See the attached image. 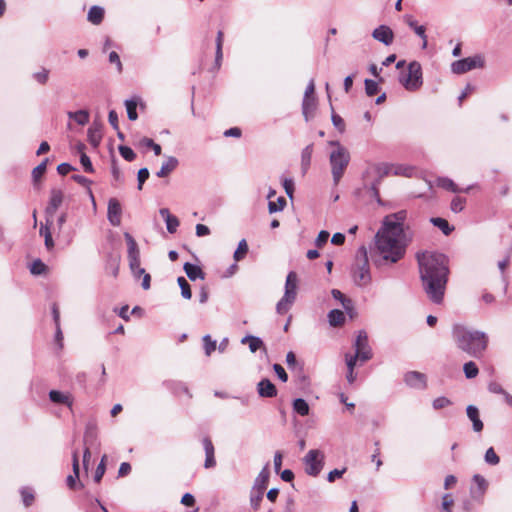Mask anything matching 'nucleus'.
<instances>
[{"instance_id":"nucleus-28","label":"nucleus","mask_w":512,"mask_h":512,"mask_svg":"<svg viewBox=\"0 0 512 512\" xmlns=\"http://www.w3.org/2000/svg\"><path fill=\"white\" fill-rule=\"evenodd\" d=\"M183 268L187 277L192 281H195L196 279H204L205 277V274L202 271V269L195 264L186 262Z\"/></svg>"},{"instance_id":"nucleus-48","label":"nucleus","mask_w":512,"mask_h":512,"mask_svg":"<svg viewBox=\"0 0 512 512\" xmlns=\"http://www.w3.org/2000/svg\"><path fill=\"white\" fill-rule=\"evenodd\" d=\"M106 459H107V456L104 455L100 461V463L98 464L97 468H96V471H95V475H94V481L99 483L103 477V475L105 474V471H106V465H105V462H106Z\"/></svg>"},{"instance_id":"nucleus-10","label":"nucleus","mask_w":512,"mask_h":512,"mask_svg":"<svg viewBox=\"0 0 512 512\" xmlns=\"http://www.w3.org/2000/svg\"><path fill=\"white\" fill-rule=\"evenodd\" d=\"M392 167L387 163H374L368 165L363 178L366 184L376 183L380 184L382 179L391 172Z\"/></svg>"},{"instance_id":"nucleus-54","label":"nucleus","mask_w":512,"mask_h":512,"mask_svg":"<svg viewBox=\"0 0 512 512\" xmlns=\"http://www.w3.org/2000/svg\"><path fill=\"white\" fill-rule=\"evenodd\" d=\"M33 78L40 84H45L49 78V70L42 68L41 71H38L33 74Z\"/></svg>"},{"instance_id":"nucleus-22","label":"nucleus","mask_w":512,"mask_h":512,"mask_svg":"<svg viewBox=\"0 0 512 512\" xmlns=\"http://www.w3.org/2000/svg\"><path fill=\"white\" fill-rule=\"evenodd\" d=\"M317 107V99L316 97L303 98L302 101V114L305 118V121H310Z\"/></svg>"},{"instance_id":"nucleus-36","label":"nucleus","mask_w":512,"mask_h":512,"mask_svg":"<svg viewBox=\"0 0 512 512\" xmlns=\"http://www.w3.org/2000/svg\"><path fill=\"white\" fill-rule=\"evenodd\" d=\"M111 173L113 177V186H119L124 183V176L118 167L117 161L112 159L111 163Z\"/></svg>"},{"instance_id":"nucleus-52","label":"nucleus","mask_w":512,"mask_h":512,"mask_svg":"<svg viewBox=\"0 0 512 512\" xmlns=\"http://www.w3.org/2000/svg\"><path fill=\"white\" fill-rule=\"evenodd\" d=\"M46 268V265L40 259H37L31 264L30 272L33 275H40L45 272Z\"/></svg>"},{"instance_id":"nucleus-11","label":"nucleus","mask_w":512,"mask_h":512,"mask_svg":"<svg viewBox=\"0 0 512 512\" xmlns=\"http://www.w3.org/2000/svg\"><path fill=\"white\" fill-rule=\"evenodd\" d=\"M484 64V58L481 55H475L453 62L451 69L455 74H463L476 68H483Z\"/></svg>"},{"instance_id":"nucleus-1","label":"nucleus","mask_w":512,"mask_h":512,"mask_svg":"<svg viewBox=\"0 0 512 512\" xmlns=\"http://www.w3.org/2000/svg\"><path fill=\"white\" fill-rule=\"evenodd\" d=\"M407 219L405 210L387 215L383 219L382 227L375 235L376 253L379 259L377 265L394 264L400 261L406 253L412 236L405 232L404 223Z\"/></svg>"},{"instance_id":"nucleus-41","label":"nucleus","mask_w":512,"mask_h":512,"mask_svg":"<svg viewBox=\"0 0 512 512\" xmlns=\"http://www.w3.org/2000/svg\"><path fill=\"white\" fill-rule=\"evenodd\" d=\"M286 206V199L284 197H278L277 201L270 200L268 203V211L270 214L282 211Z\"/></svg>"},{"instance_id":"nucleus-4","label":"nucleus","mask_w":512,"mask_h":512,"mask_svg":"<svg viewBox=\"0 0 512 512\" xmlns=\"http://www.w3.org/2000/svg\"><path fill=\"white\" fill-rule=\"evenodd\" d=\"M352 276L354 283L360 287L366 286L371 282L368 253L365 246H361L357 251Z\"/></svg>"},{"instance_id":"nucleus-33","label":"nucleus","mask_w":512,"mask_h":512,"mask_svg":"<svg viewBox=\"0 0 512 512\" xmlns=\"http://www.w3.org/2000/svg\"><path fill=\"white\" fill-rule=\"evenodd\" d=\"M439 186H441L442 188L446 189V190H449L451 192H454V193H459V192H468L470 189H471V186L467 187L466 189H460L451 179L449 178H440L439 181Z\"/></svg>"},{"instance_id":"nucleus-53","label":"nucleus","mask_w":512,"mask_h":512,"mask_svg":"<svg viewBox=\"0 0 512 512\" xmlns=\"http://www.w3.org/2000/svg\"><path fill=\"white\" fill-rule=\"evenodd\" d=\"M379 87L376 81L371 79L365 80V91L368 96H374L378 93Z\"/></svg>"},{"instance_id":"nucleus-8","label":"nucleus","mask_w":512,"mask_h":512,"mask_svg":"<svg viewBox=\"0 0 512 512\" xmlns=\"http://www.w3.org/2000/svg\"><path fill=\"white\" fill-rule=\"evenodd\" d=\"M124 238L127 243V258L129 262V268L134 278L139 279L143 276L146 271L140 266V250L137 242L128 232L124 233Z\"/></svg>"},{"instance_id":"nucleus-32","label":"nucleus","mask_w":512,"mask_h":512,"mask_svg":"<svg viewBox=\"0 0 512 512\" xmlns=\"http://www.w3.org/2000/svg\"><path fill=\"white\" fill-rule=\"evenodd\" d=\"M241 342L243 344L248 343L249 349L252 353H255L258 349L264 346L263 341L259 337L253 335L245 336L244 338H242Z\"/></svg>"},{"instance_id":"nucleus-38","label":"nucleus","mask_w":512,"mask_h":512,"mask_svg":"<svg viewBox=\"0 0 512 512\" xmlns=\"http://www.w3.org/2000/svg\"><path fill=\"white\" fill-rule=\"evenodd\" d=\"M430 221L434 226L438 227L446 236L449 235L454 229L449 225L448 221L445 220L444 218L434 217L431 218Z\"/></svg>"},{"instance_id":"nucleus-35","label":"nucleus","mask_w":512,"mask_h":512,"mask_svg":"<svg viewBox=\"0 0 512 512\" xmlns=\"http://www.w3.org/2000/svg\"><path fill=\"white\" fill-rule=\"evenodd\" d=\"M293 410L300 416H307L309 414L310 408L304 399L297 398L293 401Z\"/></svg>"},{"instance_id":"nucleus-30","label":"nucleus","mask_w":512,"mask_h":512,"mask_svg":"<svg viewBox=\"0 0 512 512\" xmlns=\"http://www.w3.org/2000/svg\"><path fill=\"white\" fill-rule=\"evenodd\" d=\"M48 158L44 159L38 166L32 170V178L34 187L39 189V180L44 175L47 169Z\"/></svg>"},{"instance_id":"nucleus-6","label":"nucleus","mask_w":512,"mask_h":512,"mask_svg":"<svg viewBox=\"0 0 512 512\" xmlns=\"http://www.w3.org/2000/svg\"><path fill=\"white\" fill-rule=\"evenodd\" d=\"M297 284V274L294 271L289 272L286 277L284 295L276 305V311L278 314L284 315L290 310L291 306L296 300Z\"/></svg>"},{"instance_id":"nucleus-16","label":"nucleus","mask_w":512,"mask_h":512,"mask_svg":"<svg viewBox=\"0 0 512 512\" xmlns=\"http://www.w3.org/2000/svg\"><path fill=\"white\" fill-rule=\"evenodd\" d=\"M404 21L411 28L414 33L422 40V49H426L428 45V38L426 34V27L419 25L412 15H405Z\"/></svg>"},{"instance_id":"nucleus-47","label":"nucleus","mask_w":512,"mask_h":512,"mask_svg":"<svg viewBox=\"0 0 512 512\" xmlns=\"http://www.w3.org/2000/svg\"><path fill=\"white\" fill-rule=\"evenodd\" d=\"M203 346L206 356H210L217 348L216 341L208 334L203 337Z\"/></svg>"},{"instance_id":"nucleus-12","label":"nucleus","mask_w":512,"mask_h":512,"mask_svg":"<svg viewBox=\"0 0 512 512\" xmlns=\"http://www.w3.org/2000/svg\"><path fill=\"white\" fill-rule=\"evenodd\" d=\"M355 355L360 357L361 364L370 360L373 356L372 349L369 346L368 336L365 331H359L354 342Z\"/></svg>"},{"instance_id":"nucleus-37","label":"nucleus","mask_w":512,"mask_h":512,"mask_svg":"<svg viewBox=\"0 0 512 512\" xmlns=\"http://www.w3.org/2000/svg\"><path fill=\"white\" fill-rule=\"evenodd\" d=\"M68 117L75 120L79 125H86L89 122V113L86 110L68 112Z\"/></svg>"},{"instance_id":"nucleus-24","label":"nucleus","mask_w":512,"mask_h":512,"mask_svg":"<svg viewBox=\"0 0 512 512\" xmlns=\"http://www.w3.org/2000/svg\"><path fill=\"white\" fill-rule=\"evenodd\" d=\"M179 164V161L174 156H168L166 161L162 164L160 170L156 173L157 177L164 178L167 177L171 172H173Z\"/></svg>"},{"instance_id":"nucleus-31","label":"nucleus","mask_w":512,"mask_h":512,"mask_svg":"<svg viewBox=\"0 0 512 512\" xmlns=\"http://www.w3.org/2000/svg\"><path fill=\"white\" fill-rule=\"evenodd\" d=\"M313 153V145H307L301 153V168L303 173H306L311 164V158Z\"/></svg>"},{"instance_id":"nucleus-40","label":"nucleus","mask_w":512,"mask_h":512,"mask_svg":"<svg viewBox=\"0 0 512 512\" xmlns=\"http://www.w3.org/2000/svg\"><path fill=\"white\" fill-rule=\"evenodd\" d=\"M137 105H138V101L136 99H128L125 101L127 116H128V119L131 121H135L138 118V114L136 111Z\"/></svg>"},{"instance_id":"nucleus-57","label":"nucleus","mask_w":512,"mask_h":512,"mask_svg":"<svg viewBox=\"0 0 512 512\" xmlns=\"http://www.w3.org/2000/svg\"><path fill=\"white\" fill-rule=\"evenodd\" d=\"M283 188L289 198L292 199L294 192V181L291 178L283 179Z\"/></svg>"},{"instance_id":"nucleus-50","label":"nucleus","mask_w":512,"mask_h":512,"mask_svg":"<svg viewBox=\"0 0 512 512\" xmlns=\"http://www.w3.org/2000/svg\"><path fill=\"white\" fill-rule=\"evenodd\" d=\"M452 404L451 400L445 396L437 397L433 400L432 406L435 410L446 408Z\"/></svg>"},{"instance_id":"nucleus-45","label":"nucleus","mask_w":512,"mask_h":512,"mask_svg":"<svg viewBox=\"0 0 512 512\" xmlns=\"http://www.w3.org/2000/svg\"><path fill=\"white\" fill-rule=\"evenodd\" d=\"M484 460L488 465L496 466L500 462L499 456L496 454L493 447H490L486 450L484 455Z\"/></svg>"},{"instance_id":"nucleus-42","label":"nucleus","mask_w":512,"mask_h":512,"mask_svg":"<svg viewBox=\"0 0 512 512\" xmlns=\"http://www.w3.org/2000/svg\"><path fill=\"white\" fill-rule=\"evenodd\" d=\"M264 492L265 491H262V490L254 491V489L252 488L251 495H250V504H251V507L254 510H258L259 509L260 503H261V501L263 499V496H264Z\"/></svg>"},{"instance_id":"nucleus-17","label":"nucleus","mask_w":512,"mask_h":512,"mask_svg":"<svg viewBox=\"0 0 512 512\" xmlns=\"http://www.w3.org/2000/svg\"><path fill=\"white\" fill-rule=\"evenodd\" d=\"M63 202V193L60 189L53 188L50 191V200L45 208V214L47 217H53L57 209Z\"/></svg>"},{"instance_id":"nucleus-63","label":"nucleus","mask_w":512,"mask_h":512,"mask_svg":"<svg viewBox=\"0 0 512 512\" xmlns=\"http://www.w3.org/2000/svg\"><path fill=\"white\" fill-rule=\"evenodd\" d=\"M488 391L491 392V393H494V394H500L502 395L506 390L503 389V387L501 386V384H499L498 382L496 381H491L489 382L488 384Z\"/></svg>"},{"instance_id":"nucleus-46","label":"nucleus","mask_w":512,"mask_h":512,"mask_svg":"<svg viewBox=\"0 0 512 512\" xmlns=\"http://www.w3.org/2000/svg\"><path fill=\"white\" fill-rule=\"evenodd\" d=\"M247 252H248V244L245 239H242L238 243V247L233 255L235 261L242 260L245 257V255L247 254Z\"/></svg>"},{"instance_id":"nucleus-34","label":"nucleus","mask_w":512,"mask_h":512,"mask_svg":"<svg viewBox=\"0 0 512 512\" xmlns=\"http://www.w3.org/2000/svg\"><path fill=\"white\" fill-rule=\"evenodd\" d=\"M344 320V313L341 310L333 309L328 313L329 324L333 327L342 325Z\"/></svg>"},{"instance_id":"nucleus-58","label":"nucleus","mask_w":512,"mask_h":512,"mask_svg":"<svg viewBox=\"0 0 512 512\" xmlns=\"http://www.w3.org/2000/svg\"><path fill=\"white\" fill-rule=\"evenodd\" d=\"M149 178V170L147 168H141L137 174L138 189L141 190L144 182Z\"/></svg>"},{"instance_id":"nucleus-59","label":"nucleus","mask_w":512,"mask_h":512,"mask_svg":"<svg viewBox=\"0 0 512 512\" xmlns=\"http://www.w3.org/2000/svg\"><path fill=\"white\" fill-rule=\"evenodd\" d=\"M331 120L335 128L338 129L340 132H343L345 130V123L341 116L332 113Z\"/></svg>"},{"instance_id":"nucleus-39","label":"nucleus","mask_w":512,"mask_h":512,"mask_svg":"<svg viewBox=\"0 0 512 512\" xmlns=\"http://www.w3.org/2000/svg\"><path fill=\"white\" fill-rule=\"evenodd\" d=\"M331 293L334 299L341 302L346 312L352 310V300L350 298H347L341 291L337 289H333Z\"/></svg>"},{"instance_id":"nucleus-21","label":"nucleus","mask_w":512,"mask_h":512,"mask_svg":"<svg viewBox=\"0 0 512 512\" xmlns=\"http://www.w3.org/2000/svg\"><path fill=\"white\" fill-rule=\"evenodd\" d=\"M159 214L166 223L167 231L171 234L175 233L180 225L178 218L172 215L168 208H161Z\"/></svg>"},{"instance_id":"nucleus-5","label":"nucleus","mask_w":512,"mask_h":512,"mask_svg":"<svg viewBox=\"0 0 512 512\" xmlns=\"http://www.w3.org/2000/svg\"><path fill=\"white\" fill-rule=\"evenodd\" d=\"M350 158V153L346 147H339V150H333L330 153L329 163L334 185L339 184L349 165Z\"/></svg>"},{"instance_id":"nucleus-15","label":"nucleus","mask_w":512,"mask_h":512,"mask_svg":"<svg viewBox=\"0 0 512 512\" xmlns=\"http://www.w3.org/2000/svg\"><path fill=\"white\" fill-rule=\"evenodd\" d=\"M372 37L385 46H390L394 41V32L389 26L380 25L372 31Z\"/></svg>"},{"instance_id":"nucleus-27","label":"nucleus","mask_w":512,"mask_h":512,"mask_svg":"<svg viewBox=\"0 0 512 512\" xmlns=\"http://www.w3.org/2000/svg\"><path fill=\"white\" fill-rule=\"evenodd\" d=\"M72 467H73V475H69L66 479L67 485L70 489L76 488V479L79 478V460H78V452L74 451L72 453Z\"/></svg>"},{"instance_id":"nucleus-3","label":"nucleus","mask_w":512,"mask_h":512,"mask_svg":"<svg viewBox=\"0 0 512 512\" xmlns=\"http://www.w3.org/2000/svg\"><path fill=\"white\" fill-rule=\"evenodd\" d=\"M452 337L460 350L474 358L482 357L488 347L489 338L485 332L460 324L453 326Z\"/></svg>"},{"instance_id":"nucleus-62","label":"nucleus","mask_w":512,"mask_h":512,"mask_svg":"<svg viewBox=\"0 0 512 512\" xmlns=\"http://www.w3.org/2000/svg\"><path fill=\"white\" fill-rule=\"evenodd\" d=\"M328 238H329V232H327L325 230L320 231L315 240V245L319 248L322 247L324 244H326V242L328 241Z\"/></svg>"},{"instance_id":"nucleus-49","label":"nucleus","mask_w":512,"mask_h":512,"mask_svg":"<svg viewBox=\"0 0 512 512\" xmlns=\"http://www.w3.org/2000/svg\"><path fill=\"white\" fill-rule=\"evenodd\" d=\"M120 155L129 162H132L136 158L135 152L128 146L120 145L119 146Z\"/></svg>"},{"instance_id":"nucleus-55","label":"nucleus","mask_w":512,"mask_h":512,"mask_svg":"<svg viewBox=\"0 0 512 512\" xmlns=\"http://www.w3.org/2000/svg\"><path fill=\"white\" fill-rule=\"evenodd\" d=\"M358 361H360V357L355 354L350 355L347 353L345 355V362H346L348 371H354V368L357 365Z\"/></svg>"},{"instance_id":"nucleus-44","label":"nucleus","mask_w":512,"mask_h":512,"mask_svg":"<svg viewBox=\"0 0 512 512\" xmlns=\"http://www.w3.org/2000/svg\"><path fill=\"white\" fill-rule=\"evenodd\" d=\"M463 371L468 379L475 378L479 373V369L473 361L466 362L463 366Z\"/></svg>"},{"instance_id":"nucleus-23","label":"nucleus","mask_w":512,"mask_h":512,"mask_svg":"<svg viewBox=\"0 0 512 512\" xmlns=\"http://www.w3.org/2000/svg\"><path fill=\"white\" fill-rule=\"evenodd\" d=\"M466 413L468 418L472 422L473 430L475 432H481L483 430L484 425L482 420L480 419L478 408L474 405H469L466 408Z\"/></svg>"},{"instance_id":"nucleus-19","label":"nucleus","mask_w":512,"mask_h":512,"mask_svg":"<svg viewBox=\"0 0 512 512\" xmlns=\"http://www.w3.org/2000/svg\"><path fill=\"white\" fill-rule=\"evenodd\" d=\"M202 444L205 450V462L204 467L206 469H210L216 466V460H215V449L214 445L209 437H204L202 439Z\"/></svg>"},{"instance_id":"nucleus-60","label":"nucleus","mask_w":512,"mask_h":512,"mask_svg":"<svg viewBox=\"0 0 512 512\" xmlns=\"http://www.w3.org/2000/svg\"><path fill=\"white\" fill-rule=\"evenodd\" d=\"M109 62L111 64L116 65L118 72H122L123 66H122V62H121L120 57L117 52H115V51L110 52Z\"/></svg>"},{"instance_id":"nucleus-7","label":"nucleus","mask_w":512,"mask_h":512,"mask_svg":"<svg viewBox=\"0 0 512 512\" xmlns=\"http://www.w3.org/2000/svg\"><path fill=\"white\" fill-rule=\"evenodd\" d=\"M399 82L408 91H416L422 86V68L419 62L412 61L408 64L407 71L399 76Z\"/></svg>"},{"instance_id":"nucleus-64","label":"nucleus","mask_w":512,"mask_h":512,"mask_svg":"<svg viewBox=\"0 0 512 512\" xmlns=\"http://www.w3.org/2000/svg\"><path fill=\"white\" fill-rule=\"evenodd\" d=\"M273 369H274L275 373L277 374L278 378L282 382H286L288 380V375H287L286 371L284 370V368L280 364H274Z\"/></svg>"},{"instance_id":"nucleus-56","label":"nucleus","mask_w":512,"mask_h":512,"mask_svg":"<svg viewBox=\"0 0 512 512\" xmlns=\"http://www.w3.org/2000/svg\"><path fill=\"white\" fill-rule=\"evenodd\" d=\"M80 162L85 172L92 173L94 171L91 160L85 152H82V155H80Z\"/></svg>"},{"instance_id":"nucleus-61","label":"nucleus","mask_w":512,"mask_h":512,"mask_svg":"<svg viewBox=\"0 0 512 512\" xmlns=\"http://www.w3.org/2000/svg\"><path fill=\"white\" fill-rule=\"evenodd\" d=\"M51 218L52 217H47L46 216V223L42 224L41 227H40L39 233L44 238H46V235H52L51 231H50V227L52 225V219Z\"/></svg>"},{"instance_id":"nucleus-29","label":"nucleus","mask_w":512,"mask_h":512,"mask_svg":"<svg viewBox=\"0 0 512 512\" xmlns=\"http://www.w3.org/2000/svg\"><path fill=\"white\" fill-rule=\"evenodd\" d=\"M104 18V9L100 6H92L88 11L87 19L94 25H99Z\"/></svg>"},{"instance_id":"nucleus-25","label":"nucleus","mask_w":512,"mask_h":512,"mask_svg":"<svg viewBox=\"0 0 512 512\" xmlns=\"http://www.w3.org/2000/svg\"><path fill=\"white\" fill-rule=\"evenodd\" d=\"M268 465L266 464L263 469L260 471L259 475L256 477L253 485L254 491L262 490L265 491L269 482L270 472L268 469Z\"/></svg>"},{"instance_id":"nucleus-13","label":"nucleus","mask_w":512,"mask_h":512,"mask_svg":"<svg viewBox=\"0 0 512 512\" xmlns=\"http://www.w3.org/2000/svg\"><path fill=\"white\" fill-rule=\"evenodd\" d=\"M472 481L473 483L475 484V486L471 487L470 489V494H471V497L482 503L483 502V498H484V495L485 493L487 492V489H488V486H489V483L488 481L484 478V476L480 475V474H475L473 475L472 477Z\"/></svg>"},{"instance_id":"nucleus-2","label":"nucleus","mask_w":512,"mask_h":512,"mask_svg":"<svg viewBox=\"0 0 512 512\" xmlns=\"http://www.w3.org/2000/svg\"><path fill=\"white\" fill-rule=\"evenodd\" d=\"M420 279L428 298L435 304H441L448 282V258L441 253H418Z\"/></svg>"},{"instance_id":"nucleus-51","label":"nucleus","mask_w":512,"mask_h":512,"mask_svg":"<svg viewBox=\"0 0 512 512\" xmlns=\"http://www.w3.org/2000/svg\"><path fill=\"white\" fill-rule=\"evenodd\" d=\"M465 203V198L456 196L451 201V210L455 213H459L464 209Z\"/></svg>"},{"instance_id":"nucleus-9","label":"nucleus","mask_w":512,"mask_h":512,"mask_svg":"<svg viewBox=\"0 0 512 512\" xmlns=\"http://www.w3.org/2000/svg\"><path fill=\"white\" fill-rule=\"evenodd\" d=\"M305 472L313 477L320 474L324 466V454L318 449H312L308 451L304 459Z\"/></svg>"},{"instance_id":"nucleus-14","label":"nucleus","mask_w":512,"mask_h":512,"mask_svg":"<svg viewBox=\"0 0 512 512\" xmlns=\"http://www.w3.org/2000/svg\"><path fill=\"white\" fill-rule=\"evenodd\" d=\"M122 207L116 198H111L108 201L107 219L109 223L118 227L121 225Z\"/></svg>"},{"instance_id":"nucleus-26","label":"nucleus","mask_w":512,"mask_h":512,"mask_svg":"<svg viewBox=\"0 0 512 512\" xmlns=\"http://www.w3.org/2000/svg\"><path fill=\"white\" fill-rule=\"evenodd\" d=\"M49 398L53 403L64 404L69 408H71L73 404V399L69 393H63L58 390H51L49 392Z\"/></svg>"},{"instance_id":"nucleus-20","label":"nucleus","mask_w":512,"mask_h":512,"mask_svg":"<svg viewBox=\"0 0 512 512\" xmlns=\"http://www.w3.org/2000/svg\"><path fill=\"white\" fill-rule=\"evenodd\" d=\"M257 392L260 397L273 398L277 395V389L275 385L269 379H262L257 384Z\"/></svg>"},{"instance_id":"nucleus-18","label":"nucleus","mask_w":512,"mask_h":512,"mask_svg":"<svg viewBox=\"0 0 512 512\" xmlns=\"http://www.w3.org/2000/svg\"><path fill=\"white\" fill-rule=\"evenodd\" d=\"M405 383L415 389H425L427 386L426 376L418 371L407 372L404 376Z\"/></svg>"},{"instance_id":"nucleus-43","label":"nucleus","mask_w":512,"mask_h":512,"mask_svg":"<svg viewBox=\"0 0 512 512\" xmlns=\"http://www.w3.org/2000/svg\"><path fill=\"white\" fill-rule=\"evenodd\" d=\"M177 282L181 289L182 297L185 299H191V297H192L191 287H190V284L187 282V280L181 276V277H178Z\"/></svg>"}]
</instances>
